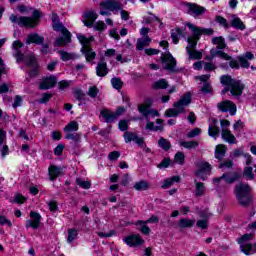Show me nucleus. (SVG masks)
I'll return each mask as SVG.
<instances>
[{
  "label": "nucleus",
  "mask_w": 256,
  "mask_h": 256,
  "mask_svg": "<svg viewBox=\"0 0 256 256\" xmlns=\"http://www.w3.org/2000/svg\"><path fill=\"white\" fill-rule=\"evenodd\" d=\"M186 27L190 29L192 32V36L188 37L186 46V53L189 59H202L203 53L201 51H197L195 48L197 47V41L201 39V35H213V29L211 28H200L191 23H186Z\"/></svg>",
  "instance_id": "f257e3e1"
},
{
  "label": "nucleus",
  "mask_w": 256,
  "mask_h": 256,
  "mask_svg": "<svg viewBox=\"0 0 256 256\" xmlns=\"http://www.w3.org/2000/svg\"><path fill=\"white\" fill-rule=\"evenodd\" d=\"M23 43L19 40H16L12 44V49L14 51L13 55L15 59L17 60V63H27L28 67H31L32 70L29 72V75L31 77H36L37 73H39V65L37 64V60L35 59V56H25V54L21 53V50L23 47Z\"/></svg>",
  "instance_id": "f03ea898"
},
{
  "label": "nucleus",
  "mask_w": 256,
  "mask_h": 256,
  "mask_svg": "<svg viewBox=\"0 0 256 256\" xmlns=\"http://www.w3.org/2000/svg\"><path fill=\"white\" fill-rule=\"evenodd\" d=\"M222 85H225V89L222 91L223 94L230 91L233 97H241L245 89V84L241 80L233 79L231 76H222L221 77Z\"/></svg>",
  "instance_id": "7ed1b4c3"
},
{
  "label": "nucleus",
  "mask_w": 256,
  "mask_h": 256,
  "mask_svg": "<svg viewBox=\"0 0 256 256\" xmlns=\"http://www.w3.org/2000/svg\"><path fill=\"white\" fill-rule=\"evenodd\" d=\"M191 97H193L191 92H187L184 95H182L179 101L174 103V108L166 110L165 116L178 117L179 115L185 113V111H187L188 105H191Z\"/></svg>",
  "instance_id": "20e7f679"
},
{
  "label": "nucleus",
  "mask_w": 256,
  "mask_h": 256,
  "mask_svg": "<svg viewBox=\"0 0 256 256\" xmlns=\"http://www.w3.org/2000/svg\"><path fill=\"white\" fill-rule=\"evenodd\" d=\"M210 55L212 58L214 57H220V59H224V61H230L229 65L231 69H239V67H242L244 69H248L249 67V61L246 59L245 56H238V61L237 60H231V56H229L227 53L221 51V50H214L212 49L210 51Z\"/></svg>",
  "instance_id": "39448f33"
},
{
  "label": "nucleus",
  "mask_w": 256,
  "mask_h": 256,
  "mask_svg": "<svg viewBox=\"0 0 256 256\" xmlns=\"http://www.w3.org/2000/svg\"><path fill=\"white\" fill-rule=\"evenodd\" d=\"M41 17V12L35 10L32 14V17L20 16L19 18L16 15L10 16V21L12 23H17L20 27H35L39 24V18Z\"/></svg>",
  "instance_id": "423d86ee"
},
{
  "label": "nucleus",
  "mask_w": 256,
  "mask_h": 256,
  "mask_svg": "<svg viewBox=\"0 0 256 256\" xmlns=\"http://www.w3.org/2000/svg\"><path fill=\"white\" fill-rule=\"evenodd\" d=\"M235 195L240 205H249L251 201V187L245 183H239L235 187Z\"/></svg>",
  "instance_id": "0eeeda50"
},
{
  "label": "nucleus",
  "mask_w": 256,
  "mask_h": 256,
  "mask_svg": "<svg viewBox=\"0 0 256 256\" xmlns=\"http://www.w3.org/2000/svg\"><path fill=\"white\" fill-rule=\"evenodd\" d=\"M77 39L82 45L81 51L82 53H84L86 61H93V59L97 57V54L95 53V51H93V49H91L90 46L94 39L93 36L87 38L85 35L78 34Z\"/></svg>",
  "instance_id": "6e6552de"
},
{
  "label": "nucleus",
  "mask_w": 256,
  "mask_h": 256,
  "mask_svg": "<svg viewBox=\"0 0 256 256\" xmlns=\"http://www.w3.org/2000/svg\"><path fill=\"white\" fill-rule=\"evenodd\" d=\"M115 11H121L119 0H106L100 3V15L107 16Z\"/></svg>",
  "instance_id": "1a4fd4ad"
},
{
  "label": "nucleus",
  "mask_w": 256,
  "mask_h": 256,
  "mask_svg": "<svg viewBox=\"0 0 256 256\" xmlns=\"http://www.w3.org/2000/svg\"><path fill=\"white\" fill-rule=\"evenodd\" d=\"M161 61L163 65V69L166 71H170L171 73L175 72V67L177 66V61L171 55V52H165L161 56Z\"/></svg>",
  "instance_id": "9d476101"
},
{
  "label": "nucleus",
  "mask_w": 256,
  "mask_h": 256,
  "mask_svg": "<svg viewBox=\"0 0 256 256\" xmlns=\"http://www.w3.org/2000/svg\"><path fill=\"white\" fill-rule=\"evenodd\" d=\"M211 174V164L208 162L202 161L198 164V169L196 170V177L205 181L207 175Z\"/></svg>",
  "instance_id": "9b49d317"
},
{
  "label": "nucleus",
  "mask_w": 256,
  "mask_h": 256,
  "mask_svg": "<svg viewBox=\"0 0 256 256\" xmlns=\"http://www.w3.org/2000/svg\"><path fill=\"white\" fill-rule=\"evenodd\" d=\"M62 33L63 37H59L55 41V47H65V45H68V43H71V32L67 30L66 28H63L62 30H56Z\"/></svg>",
  "instance_id": "f8f14e48"
},
{
  "label": "nucleus",
  "mask_w": 256,
  "mask_h": 256,
  "mask_svg": "<svg viewBox=\"0 0 256 256\" xmlns=\"http://www.w3.org/2000/svg\"><path fill=\"white\" fill-rule=\"evenodd\" d=\"M218 109L223 113H230V115H235L237 113V106L229 100H224L217 105Z\"/></svg>",
  "instance_id": "ddd939ff"
},
{
  "label": "nucleus",
  "mask_w": 256,
  "mask_h": 256,
  "mask_svg": "<svg viewBox=\"0 0 256 256\" xmlns=\"http://www.w3.org/2000/svg\"><path fill=\"white\" fill-rule=\"evenodd\" d=\"M124 242L126 243V245H128V247H140V245H143V243H145V240H143V238H141L139 234H133L126 236L124 238Z\"/></svg>",
  "instance_id": "4468645a"
},
{
  "label": "nucleus",
  "mask_w": 256,
  "mask_h": 256,
  "mask_svg": "<svg viewBox=\"0 0 256 256\" xmlns=\"http://www.w3.org/2000/svg\"><path fill=\"white\" fill-rule=\"evenodd\" d=\"M138 111L145 117V119H148L149 115H152V117H159V111L151 109V104H140L138 106Z\"/></svg>",
  "instance_id": "2eb2a0df"
},
{
  "label": "nucleus",
  "mask_w": 256,
  "mask_h": 256,
  "mask_svg": "<svg viewBox=\"0 0 256 256\" xmlns=\"http://www.w3.org/2000/svg\"><path fill=\"white\" fill-rule=\"evenodd\" d=\"M41 225V214L31 211L30 219L26 221V227H31L32 229H39Z\"/></svg>",
  "instance_id": "dca6fc26"
},
{
  "label": "nucleus",
  "mask_w": 256,
  "mask_h": 256,
  "mask_svg": "<svg viewBox=\"0 0 256 256\" xmlns=\"http://www.w3.org/2000/svg\"><path fill=\"white\" fill-rule=\"evenodd\" d=\"M186 7H187V12L192 17H199V15H203V13H205V8L197 4L188 3L186 4Z\"/></svg>",
  "instance_id": "f3484780"
},
{
  "label": "nucleus",
  "mask_w": 256,
  "mask_h": 256,
  "mask_svg": "<svg viewBox=\"0 0 256 256\" xmlns=\"http://www.w3.org/2000/svg\"><path fill=\"white\" fill-rule=\"evenodd\" d=\"M239 179V175L235 174H223L221 177L219 178H214L213 179V183H215V185L219 184V183H223V181L225 183H234V181H237Z\"/></svg>",
  "instance_id": "a211bd4d"
},
{
  "label": "nucleus",
  "mask_w": 256,
  "mask_h": 256,
  "mask_svg": "<svg viewBox=\"0 0 256 256\" xmlns=\"http://www.w3.org/2000/svg\"><path fill=\"white\" fill-rule=\"evenodd\" d=\"M196 79H199V81H201V83H203V85L201 87V91L203 93H211V84H209V82H208L209 79H211V75L205 74V75L196 77Z\"/></svg>",
  "instance_id": "6ab92c4d"
},
{
  "label": "nucleus",
  "mask_w": 256,
  "mask_h": 256,
  "mask_svg": "<svg viewBox=\"0 0 256 256\" xmlns=\"http://www.w3.org/2000/svg\"><path fill=\"white\" fill-rule=\"evenodd\" d=\"M97 13L94 11H88L84 14V20L83 23L86 27H93V24L95 21H97Z\"/></svg>",
  "instance_id": "aec40b11"
},
{
  "label": "nucleus",
  "mask_w": 256,
  "mask_h": 256,
  "mask_svg": "<svg viewBox=\"0 0 256 256\" xmlns=\"http://www.w3.org/2000/svg\"><path fill=\"white\" fill-rule=\"evenodd\" d=\"M125 143H131V141H134L137 145H143V138H139L137 134L132 132H125L124 135Z\"/></svg>",
  "instance_id": "412c9836"
},
{
  "label": "nucleus",
  "mask_w": 256,
  "mask_h": 256,
  "mask_svg": "<svg viewBox=\"0 0 256 256\" xmlns=\"http://www.w3.org/2000/svg\"><path fill=\"white\" fill-rule=\"evenodd\" d=\"M230 25L231 27H233L234 29H238L239 31H245L246 29L245 23L237 15L231 16Z\"/></svg>",
  "instance_id": "4be33fe9"
},
{
  "label": "nucleus",
  "mask_w": 256,
  "mask_h": 256,
  "mask_svg": "<svg viewBox=\"0 0 256 256\" xmlns=\"http://www.w3.org/2000/svg\"><path fill=\"white\" fill-rule=\"evenodd\" d=\"M55 85H57V78H55V76H50L42 80L39 89H51V87H55Z\"/></svg>",
  "instance_id": "5701e85b"
},
{
  "label": "nucleus",
  "mask_w": 256,
  "mask_h": 256,
  "mask_svg": "<svg viewBox=\"0 0 256 256\" xmlns=\"http://www.w3.org/2000/svg\"><path fill=\"white\" fill-rule=\"evenodd\" d=\"M44 41H45V38L43 36H40L37 33L29 34L26 39L27 45H31V43H35V45H42Z\"/></svg>",
  "instance_id": "b1692460"
},
{
  "label": "nucleus",
  "mask_w": 256,
  "mask_h": 256,
  "mask_svg": "<svg viewBox=\"0 0 256 256\" xmlns=\"http://www.w3.org/2000/svg\"><path fill=\"white\" fill-rule=\"evenodd\" d=\"M177 225L178 229H191L195 225V219L181 218Z\"/></svg>",
  "instance_id": "393cba45"
},
{
  "label": "nucleus",
  "mask_w": 256,
  "mask_h": 256,
  "mask_svg": "<svg viewBox=\"0 0 256 256\" xmlns=\"http://www.w3.org/2000/svg\"><path fill=\"white\" fill-rule=\"evenodd\" d=\"M146 119H147L146 129H148V131H161L163 129V120L157 119L156 120L157 126H155V123L149 121V118H146Z\"/></svg>",
  "instance_id": "a878e982"
},
{
  "label": "nucleus",
  "mask_w": 256,
  "mask_h": 256,
  "mask_svg": "<svg viewBox=\"0 0 256 256\" xmlns=\"http://www.w3.org/2000/svg\"><path fill=\"white\" fill-rule=\"evenodd\" d=\"M221 137L226 143L233 144L235 143V135L231 133V130L223 128L221 132Z\"/></svg>",
  "instance_id": "bb28decb"
},
{
  "label": "nucleus",
  "mask_w": 256,
  "mask_h": 256,
  "mask_svg": "<svg viewBox=\"0 0 256 256\" xmlns=\"http://www.w3.org/2000/svg\"><path fill=\"white\" fill-rule=\"evenodd\" d=\"M100 115L106 123H113V121H115V119H117L115 117V113L111 112L110 110H107V109L101 110Z\"/></svg>",
  "instance_id": "cd10ccee"
},
{
  "label": "nucleus",
  "mask_w": 256,
  "mask_h": 256,
  "mask_svg": "<svg viewBox=\"0 0 256 256\" xmlns=\"http://www.w3.org/2000/svg\"><path fill=\"white\" fill-rule=\"evenodd\" d=\"M108 73L109 69H107V63L104 61L99 62L96 67V75H98V77H105Z\"/></svg>",
  "instance_id": "c85d7f7f"
},
{
  "label": "nucleus",
  "mask_w": 256,
  "mask_h": 256,
  "mask_svg": "<svg viewBox=\"0 0 256 256\" xmlns=\"http://www.w3.org/2000/svg\"><path fill=\"white\" fill-rule=\"evenodd\" d=\"M195 183V190L194 194L196 197H203L205 195V191L207 188L205 187V184L203 182H198L197 180L194 181Z\"/></svg>",
  "instance_id": "c756f323"
},
{
  "label": "nucleus",
  "mask_w": 256,
  "mask_h": 256,
  "mask_svg": "<svg viewBox=\"0 0 256 256\" xmlns=\"http://www.w3.org/2000/svg\"><path fill=\"white\" fill-rule=\"evenodd\" d=\"M59 175H63V169L57 166L49 167V177L52 181H55Z\"/></svg>",
  "instance_id": "7c9ffc66"
},
{
  "label": "nucleus",
  "mask_w": 256,
  "mask_h": 256,
  "mask_svg": "<svg viewBox=\"0 0 256 256\" xmlns=\"http://www.w3.org/2000/svg\"><path fill=\"white\" fill-rule=\"evenodd\" d=\"M60 59L62 61H74V59H77V54L73 52H67L65 50H60L59 52Z\"/></svg>",
  "instance_id": "2f4dec72"
},
{
  "label": "nucleus",
  "mask_w": 256,
  "mask_h": 256,
  "mask_svg": "<svg viewBox=\"0 0 256 256\" xmlns=\"http://www.w3.org/2000/svg\"><path fill=\"white\" fill-rule=\"evenodd\" d=\"M151 44V38L149 36L142 37L137 40L136 49L139 51H143L145 47L149 46Z\"/></svg>",
  "instance_id": "473e14b6"
},
{
  "label": "nucleus",
  "mask_w": 256,
  "mask_h": 256,
  "mask_svg": "<svg viewBox=\"0 0 256 256\" xmlns=\"http://www.w3.org/2000/svg\"><path fill=\"white\" fill-rule=\"evenodd\" d=\"M217 121L214 120L208 128V134L210 137H213L214 139H217L219 137V126H217Z\"/></svg>",
  "instance_id": "72a5a7b5"
},
{
  "label": "nucleus",
  "mask_w": 256,
  "mask_h": 256,
  "mask_svg": "<svg viewBox=\"0 0 256 256\" xmlns=\"http://www.w3.org/2000/svg\"><path fill=\"white\" fill-rule=\"evenodd\" d=\"M240 249L244 255H253L256 252L255 247L249 243H240Z\"/></svg>",
  "instance_id": "f704fd0d"
},
{
  "label": "nucleus",
  "mask_w": 256,
  "mask_h": 256,
  "mask_svg": "<svg viewBox=\"0 0 256 256\" xmlns=\"http://www.w3.org/2000/svg\"><path fill=\"white\" fill-rule=\"evenodd\" d=\"M184 35V32H183V29L181 28H176L174 30H172L171 32V38H172V41L175 45H177V43H179V39H181V37H183Z\"/></svg>",
  "instance_id": "c9c22d12"
},
{
  "label": "nucleus",
  "mask_w": 256,
  "mask_h": 256,
  "mask_svg": "<svg viewBox=\"0 0 256 256\" xmlns=\"http://www.w3.org/2000/svg\"><path fill=\"white\" fill-rule=\"evenodd\" d=\"M225 151H227V148H225V145L219 144L216 146L215 149V158L219 161H223V157H225Z\"/></svg>",
  "instance_id": "e433bc0d"
},
{
  "label": "nucleus",
  "mask_w": 256,
  "mask_h": 256,
  "mask_svg": "<svg viewBox=\"0 0 256 256\" xmlns=\"http://www.w3.org/2000/svg\"><path fill=\"white\" fill-rule=\"evenodd\" d=\"M52 27L54 31H62V29H65V26L59 22V16H57V14H52Z\"/></svg>",
  "instance_id": "4c0bfd02"
},
{
  "label": "nucleus",
  "mask_w": 256,
  "mask_h": 256,
  "mask_svg": "<svg viewBox=\"0 0 256 256\" xmlns=\"http://www.w3.org/2000/svg\"><path fill=\"white\" fill-rule=\"evenodd\" d=\"M181 181V178L179 176H173L171 178H168L164 180V183L162 185V189H169L173 183H179Z\"/></svg>",
  "instance_id": "58836bf2"
},
{
  "label": "nucleus",
  "mask_w": 256,
  "mask_h": 256,
  "mask_svg": "<svg viewBox=\"0 0 256 256\" xmlns=\"http://www.w3.org/2000/svg\"><path fill=\"white\" fill-rule=\"evenodd\" d=\"M212 43L213 45L217 46V49H225V47H227V44H225V38H223V36L212 38Z\"/></svg>",
  "instance_id": "ea45409f"
},
{
  "label": "nucleus",
  "mask_w": 256,
  "mask_h": 256,
  "mask_svg": "<svg viewBox=\"0 0 256 256\" xmlns=\"http://www.w3.org/2000/svg\"><path fill=\"white\" fill-rule=\"evenodd\" d=\"M149 187H150L149 182H147L145 180H141L134 184V189L136 191H147V189H149Z\"/></svg>",
  "instance_id": "a19ab883"
},
{
  "label": "nucleus",
  "mask_w": 256,
  "mask_h": 256,
  "mask_svg": "<svg viewBox=\"0 0 256 256\" xmlns=\"http://www.w3.org/2000/svg\"><path fill=\"white\" fill-rule=\"evenodd\" d=\"M180 145L185 149H197L199 147V142L197 141H181Z\"/></svg>",
  "instance_id": "79ce46f5"
},
{
  "label": "nucleus",
  "mask_w": 256,
  "mask_h": 256,
  "mask_svg": "<svg viewBox=\"0 0 256 256\" xmlns=\"http://www.w3.org/2000/svg\"><path fill=\"white\" fill-rule=\"evenodd\" d=\"M65 133H71L73 131H79V124L75 121L70 122L64 127Z\"/></svg>",
  "instance_id": "37998d69"
},
{
  "label": "nucleus",
  "mask_w": 256,
  "mask_h": 256,
  "mask_svg": "<svg viewBox=\"0 0 256 256\" xmlns=\"http://www.w3.org/2000/svg\"><path fill=\"white\" fill-rule=\"evenodd\" d=\"M78 235H79V232H77L76 229L68 230L67 243H73V241H76Z\"/></svg>",
  "instance_id": "c03bdc74"
},
{
  "label": "nucleus",
  "mask_w": 256,
  "mask_h": 256,
  "mask_svg": "<svg viewBox=\"0 0 256 256\" xmlns=\"http://www.w3.org/2000/svg\"><path fill=\"white\" fill-rule=\"evenodd\" d=\"M168 85H169V83H167V80L160 79L153 84V88L154 89H167Z\"/></svg>",
  "instance_id": "a18cd8bd"
},
{
  "label": "nucleus",
  "mask_w": 256,
  "mask_h": 256,
  "mask_svg": "<svg viewBox=\"0 0 256 256\" xmlns=\"http://www.w3.org/2000/svg\"><path fill=\"white\" fill-rule=\"evenodd\" d=\"M76 184L81 187L82 189H91V182L81 179V178H77L76 179Z\"/></svg>",
  "instance_id": "49530a36"
},
{
  "label": "nucleus",
  "mask_w": 256,
  "mask_h": 256,
  "mask_svg": "<svg viewBox=\"0 0 256 256\" xmlns=\"http://www.w3.org/2000/svg\"><path fill=\"white\" fill-rule=\"evenodd\" d=\"M158 145H159V147H161V149H164V151H168V149H171V142H169L165 138H161L158 141Z\"/></svg>",
  "instance_id": "de8ad7c7"
},
{
  "label": "nucleus",
  "mask_w": 256,
  "mask_h": 256,
  "mask_svg": "<svg viewBox=\"0 0 256 256\" xmlns=\"http://www.w3.org/2000/svg\"><path fill=\"white\" fill-rule=\"evenodd\" d=\"M87 94L89 97H91V99H95V97L99 95V88H97L96 86H90Z\"/></svg>",
  "instance_id": "09e8293b"
},
{
  "label": "nucleus",
  "mask_w": 256,
  "mask_h": 256,
  "mask_svg": "<svg viewBox=\"0 0 256 256\" xmlns=\"http://www.w3.org/2000/svg\"><path fill=\"white\" fill-rule=\"evenodd\" d=\"M175 163H178V165H183L185 162V154L183 152H177L174 157Z\"/></svg>",
  "instance_id": "8fccbe9b"
},
{
  "label": "nucleus",
  "mask_w": 256,
  "mask_h": 256,
  "mask_svg": "<svg viewBox=\"0 0 256 256\" xmlns=\"http://www.w3.org/2000/svg\"><path fill=\"white\" fill-rule=\"evenodd\" d=\"M244 177H246V179L248 180H252L254 179L255 175L253 174V168L252 167H249L247 166L245 169H244Z\"/></svg>",
  "instance_id": "3c124183"
},
{
  "label": "nucleus",
  "mask_w": 256,
  "mask_h": 256,
  "mask_svg": "<svg viewBox=\"0 0 256 256\" xmlns=\"http://www.w3.org/2000/svg\"><path fill=\"white\" fill-rule=\"evenodd\" d=\"M215 21L216 23H219L221 27H224V29H227V27H229V23L227 22V19H225L222 16H216Z\"/></svg>",
  "instance_id": "603ef678"
},
{
  "label": "nucleus",
  "mask_w": 256,
  "mask_h": 256,
  "mask_svg": "<svg viewBox=\"0 0 256 256\" xmlns=\"http://www.w3.org/2000/svg\"><path fill=\"white\" fill-rule=\"evenodd\" d=\"M141 223H159V218L157 216H151L148 220L143 221V220H138L135 225H141Z\"/></svg>",
  "instance_id": "864d4df0"
},
{
  "label": "nucleus",
  "mask_w": 256,
  "mask_h": 256,
  "mask_svg": "<svg viewBox=\"0 0 256 256\" xmlns=\"http://www.w3.org/2000/svg\"><path fill=\"white\" fill-rule=\"evenodd\" d=\"M196 227L199 229H207L209 227V222L207 219H201L196 222Z\"/></svg>",
  "instance_id": "5fc2aeb1"
},
{
  "label": "nucleus",
  "mask_w": 256,
  "mask_h": 256,
  "mask_svg": "<svg viewBox=\"0 0 256 256\" xmlns=\"http://www.w3.org/2000/svg\"><path fill=\"white\" fill-rule=\"evenodd\" d=\"M138 226L140 225V231L141 233H143V235H149V233H151V228H149V226H147V223H141V224H137Z\"/></svg>",
  "instance_id": "6e6d98bb"
},
{
  "label": "nucleus",
  "mask_w": 256,
  "mask_h": 256,
  "mask_svg": "<svg viewBox=\"0 0 256 256\" xmlns=\"http://www.w3.org/2000/svg\"><path fill=\"white\" fill-rule=\"evenodd\" d=\"M111 83L114 89H121L123 87V82L119 78H112Z\"/></svg>",
  "instance_id": "4d7b16f0"
},
{
  "label": "nucleus",
  "mask_w": 256,
  "mask_h": 256,
  "mask_svg": "<svg viewBox=\"0 0 256 256\" xmlns=\"http://www.w3.org/2000/svg\"><path fill=\"white\" fill-rule=\"evenodd\" d=\"M201 133L200 128H194L190 132L187 133L188 139H193L194 137H198V135Z\"/></svg>",
  "instance_id": "13d9d810"
},
{
  "label": "nucleus",
  "mask_w": 256,
  "mask_h": 256,
  "mask_svg": "<svg viewBox=\"0 0 256 256\" xmlns=\"http://www.w3.org/2000/svg\"><path fill=\"white\" fill-rule=\"evenodd\" d=\"M121 157V153L119 151H112L108 154V159L110 161H117Z\"/></svg>",
  "instance_id": "bf43d9fd"
},
{
  "label": "nucleus",
  "mask_w": 256,
  "mask_h": 256,
  "mask_svg": "<svg viewBox=\"0 0 256 256\" xmlns=\"http://www.w3.org/2000/svg\"><path fill=\"white\" fill-rule=\"evenodd\" d=\"M22 104H23V97H21L20 95L15 96L12 107H14V109H17V107H21Z\"/></svg>",
  "instance_id": "052dcab7"
},
{
  "label": "nucleus",
  "mask_w": 256,
  "mask_h": 256,
  "mask_svg": "<svg viewBox=\"0 0 256 256\" xmlns=\"http://www.w3.org/2000/svg\"><path fill=\"white\" fill-rule=\"evenodd\" d=\"M65 139H69L71 141H79V139H81V136L79 134H73L71 132H67Z\"/></svg>",
  "instance_id": "680f3d73"
},
{
  "label": "nucleus",
  "mask_w": 256,
  "mask_h": 256,
  "mask_svg": "<svg viewBox=\"0 0 256 256\" xmlns=\"http://www.w3.org/2000/svg\"><path fill=\"white\" fill-rule=\"evenodd\" d=\"M171 165V159L164 158L160 164H158V169H167Z\"/></svg>",
  "instance_id": "e2e57ef3"
},
{
  "label": "nucleus",
  "mask_w": 256,
  "mask_h": 256,
  "mask_svg": "<svg viewBox=\"0 0 256 256\" xmlns=\"http://www.w3.org/2000/svg\"><path fill=\"white\" fill-rule=\"evenodd\" d=\"M253 239V234H244L241 238L238 239V243H247V241H251Z\"/></svg>",
  "instance_id": "0e129e2a"
},
{
  "label": "nucleus",
  "mask_w": 256,
  "mask_h": 256,
  "mask_svg": "<svg viewBox=\"0 0 256 256\" xmlns=\"http://www.w3.org/2000/svg\"><path fill=\"white\" fill-rule=\"evenodd\" d=\"M0 225H7V227H12L13 224L11 223V220H9L7 217L0 215Z\"/></svg>",
  "instance_id": "69168bd1"
},
{
  "label": "nucleus",
  "mask_w": 256,
  "mask_h": 256,
  "mask_svg": "<svg viewBox=\"0 0 256 256\" xmlns=\"http://www.w3.org/2000/svg\"><path fill=\"white\" fill-rule=\"evenodd\" d=\"M94 28L96 31H105L107 29V26L105 25V22L103 21H98L95 25Z\"/></svg>",
  "instance_id": "338daca9"
},
{
  "label": "nucleus",
  "mask_w": 256,
  "mask_h": 256,
  "mask_svg": "<svg viewBox=\"0 0 256 256\" xmlns=\"http://www.w3.org/2000/svg\"><path fill=\"white\" fill-rule=\"evenodd\" d=\"M231 167H233V161L231 160H226L219 166L220 169H231Z\"/></svg>",
  "instance_id": "774afa93"
}]
</instances>
